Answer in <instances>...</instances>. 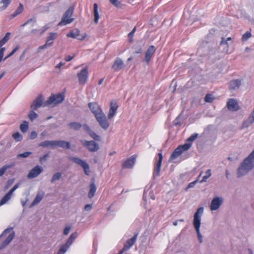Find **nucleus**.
Instances as JSON below:
<instances>
[{"label": "nucleus", "instance_id": "6ab92c4d", "mask_svg": "<svg viewBox=\"0 0 254 254\" xmlns=\"http://www.w3.org/2000/svg\"><path fill=\"white\" fill-rule=\"evenodd\" d=\"M227 107L231 111H237L240 109L237 101L234 99H229L227 103Z\"/></svg>", "mask_w": 254, "mask_h": 254}, {"label": "nucleus", "instance_id": "c85d7f7f", "mask_svg": "<svg viewBox=\"0 0 254 254\" xmlns=\"http://www.w3.org/2000/svg\"><path fill=\"white\" fill-rule=\"evenodd\" d=\"M70 246L66 243L62 245L57 254H64L69 248Z\"/></svg>", "mask_w": 254, "mask_h": 254}, {"label": "nucleus", "instance_id": "e2e57ef3", "mask_svg": "<svg viewBox=\"0 0 254 254\" xmlns=\"http://www.w3.org/2000/svg\"><path fill=\"white\" fill-rule=\"evenodd\" d=\"M32 21L35 22V20H33L32 19H30V20H28L27 22H26V23H24V24L22 25V26H25L26 24H27L28 23H29L30 22H32Z\"/></svg>", "mask_w": 254, "mask_h": 254}, {"label": "nucleus", "instance_id": "79ce46f5", "mask_svg": "<svg viewBox=\"0 0 254 254\" xmlns=\"http://www.w3.org/2000/svg\"><path fill=\"white\" fill-rule=\"evenodd\" d=\"M252 35L250 32L247 31L246 32L242 37V41H246L251 37Z\"/></svg>", "mask_w": 254, "mask_h": 254}, {"label": "nucleus", "instance_id": "f8f14e48", "mask_svg": "<svg viewBox=\"0 0 254 254\" xmlns=\"http://www.w3.org/2000/svg\"><path fill=\"white\" fill-rule=\"evenodd\" d=\"M19 187V184H16L0 200V206L3 205L9 201L12 195L13 192Z\"/></svg>", "mask_w": 254, "mask_h": 254}, {"label": "nucleus", "instance_id": "a19ab883", "mask_svg": "<svg viewBox=\"0 0 254 254\" xmlns=\"http://www.w3.org/2000/svg\"><path fill=\"white\" fill-rule=\"evenodd\" d=\"M12 136L16 141H20L22 138L21 135L18 132L14 133Z\"/></svg>", "mask_w": 254, "mask_h": 254}, {"label": "nucleus", "instance_id": "423d86ee", "mask_svg": "<svg viewBox=\"0 0 254 254\" xmlns=\"http://www.w3.org/2000/svg\"><path fill=\"white\" fill-rule=\"evenodd\" d=\"M73 12V9L69 8L64 13L62 20L59 23V25H65L71 23L74 20V18L71 17Z\"/></svg>", "mask_w": 254, "mask_h": 254}, {"label": "nucleus", "instance_id": "de8ad7c7", "mask_svg": "<svg viewBox=\"0 0 254 254\" xmlns=\"http://www.w3.org/2000/svg\"><path fill=\"white\" fill-rule=\"evenodd\" d=\"M19 46L18 45H17L5 59L8 58V57H10L11 56H12L19 49Z\"/></svg>", "mask_w": 254, "mask_h": 254}, {"label": "nucleus", "instance_id": "6e6d98bb", "mask_svg": "<svg viewBox=\"0 0 254 254\" xmlns=\"http://www.w3.org/2000/svg\"><path fill=\"white\" fill-rule=\"evenodd\" d=\"M134 34L133 33H132L131 32H129L128 34V37L129 39V42H132V38L134 36Z\"/></svg>", "mask_w": 254, "mask_h": 254}, {"label": "nucleus", "instance_id": "052dcab7", "mask_svg": "<svg viewBox=\"0 0 254 254\" xmlns=\"http://www.w3.org/2000/svg\"><path fill=\"white\" fill-rule=\"evenodd\" d=\"M4 50V48H1L0 49V57L3 58Z\"/></svg>", "mask_w": 254, "mask_h": 254}, {"label": "nucleus", "instance_id": "2f4dec72", "mask_svg": "<svg viewBox=\"0 0 254 254\" xmlns=\"http://www.w3.org/2000/svg\"><path fill=\"white\" fill-rule=\"evenodd\" d=\"M10 33L9 32H7L5 35L4 37L0 40V48L4 45L9 39V36Z\"/></svg>", "mask_w": 254, "mask_h": 254}, {"label": "nucleus", "instance_id": "aec40b11", "mask_svg": "<svg viewBox=\"0 0 254 254\" xmlns=\"http://www.w3.org/2000/svg\"><path fill=\"white\" fill-rule=\"evenodd\" d=\"M43 171L41 166L37 165L35 166L28 173L27 177L29 179L34 178L38 176Z\"/></svg>", "mask_w": 254, "mask_h": 254}, {"label": "nucleus", "instance_id": "1a4fd4ad", "mask_svg": "<svg viewBox=\"0 0 254 254\" xmlns=\"http://www.w3.org/2000/svg\"><path fill=\"white\" fill-rule=\"evenodd\" d=\"M88 107L95 118L104 113L100 106L96 102L89 103Z\"/></svg>", "mask_w": 254, "mask_h": 254}, {"label": "nucleus", "instance_id": "6e6552de", "mask_svg": "<svg viewBox=\"0 0 254 254\" xmlns=\"http://www.w3.org/2000/svg\"><path fill=\"white\" fill-rule=\"evenodd\" d=\"M57 33L51 32L47 37L46 43L42 46L39 47L38 50H42L51 47L54 43V40L57 38Z\"/></svg>", "mask_w": 254, "mask_h": 254}, {"label": "nucleus", "instance_id": "393cba45", "mask_svg": "<svg viewBox=\"0 0 254 254\" xmlns=\"http://www.w3.org/2000/svg\"><path fill=\"white\" fill-rule=\"evenodd\" d=\"M158 156L159 158H158L157 163L156 164V166H155V167L154 169V171L156 173L157 175H158L159 174V172L161 170V165H162V160H163V155H162V153L161 151H160V152H159L158 154Z\"/></svg>", "mask_w": 254, "mask_h": 254}, {"label": "nucleus", "instance_id": "774afa93", "mask_svg": "<svg viewBox=\"0 0 254 254\" xmlns=\"http://www.w3.org/2000/svg\"><path fill=\"white\" fill-rule=\"evenodd\" d=\"M132 59H133V57L131 56L128 58L127 61L128 62L131 61Z\"/></svg>", "mask_w": 254, "mask_h": 254}, {"label": "nucleus", "instance_id": "cd10ccee", "mask_svg": "<svg viewBox=\"0 0 254 254\" xmlns=\"http://www.w3.org/2000/svg\"><path fill=\"white\" fill-rule=\"evenodd\" d=\"M96 186L94 182H92L90 185V189L88 192V197L92 198L95 195L96 191Z\"/></svg>", "mask_w": 254, "mask_h": 254}, {"label": "nucleus", "instance_id": "8fccbe9b", "mask_svg": "<svg viewBox=\"0 0 254 254\" xmlns=\"http://www.w3.org/2000/svg\"><path fill=\"white\" fill-rule=\"evenodd\" d=\"M110 2L116 7H119L120 4V2L119 0H110Z\"/></svg>", "mask_w": 254, "mask_h": 254}, {"label": "nucleus", "instance_id": "603ef678", "mask_svg": "<svg viewBox=\"0 0 254 254\" xmlns=\"http://www.w3.org/2000/svg\"><path fill=\"white\" fill-rule=\"evenodd\" d=\"M197 181H198V180H195V181H193L192 182L190 183L188 185V187H187V188L186 189H188V188H190L193 187L195 185V184L197 183Z\"/></svg>", "mask_w": 254, "mask_h": 254}, {"label": "nucleus", "instance_id": "7c9ffc66", "mask_svg": "<svg viewBox=\"0 0 254 254\" xmlns=\"http://www.w3.org/2000/svg\"><path fill=\"white\" fill-rule=\"evenodd\" d=\"M14 165V163H12L10 165H4L1 168H0V176H2L6 171V170L8 169H9L13 167Z\"/></svg>", "mask_w": 254, "mask_h": 254}, {"label": "nucleus", "instance_id": "72a5a7b5", "mask_svg": "<svg viewBox=\"0 0 254 254\" xmlns=\"http://www.w3.org/2000/svg\"><path fill=\"white\" fill-rule=\"evenodd\" d=\"M23 10V6L21 3H20L19 6L17 7L15 12L12 14V17L13 18L17 15L21 13Z\"/></svg>", "mask_w": 254, "mask_h": 254}, {"label": "nucleus", "instance_id": "39448f33", "mask_svg": "<svg viewBox=\"0 0 254 254\" xmlns=\"http://www.w3.org/2000/svg\"><path fill=\"white\" fill-rule=\"evenodd\" d=\"M191 145V143H186L183 145L178 146L172 152L170 160H173L180 156L184 151L189 150Z\"/></svg>", "mask_w": 254, "mask_h": 254}, {"label": "nucleus", "instance_id": "dca6fc26", "mask_svg": "<svg viewBox=\"0 0 254 254\" xmlns=\"http://www.w3.org/2000/svg\"><path fill=\"white\" fill-rule=\"evenodd\" d=\"M12 228H7L2 232L1 236L5 235L7 233L10 232V233L9 234L8 236L7 237V238L3 242L2 246L3 247H5V246L8 245L11 242V241L13 240V239L15 236V232L14 231H12Z\"/></svg>", "mask_w": 254, "mask_h": 254}, {"label": "nucleus", "instance_id": "680f3d73", "mask_svg": "<svg viewBox=\"0 0 254 254\" xmlns=\"http://www.w3.org/2000/svg\"><path fill=\"white\" fill-rule=\"evenodd\" d=\"M64 64V63H63L62 62H60L59 64H58L57 65H56V67L57 68H60L62 66H63V65Z\"/></svg>", "mask_w": 254, "mask_h": 254}, {"label": "nucleus", "instance_id": "864d4df0", "mask_svg": "<svg viewBox=\"0 0 254 254\" xmlns=\"http://www.w3.org/2000/svg\"><path fill=\"white\" fill-rule=\"evenodd\" d=\"M48 156H49L48 154H45L44 155H43V156H42L40 158V161L42 162L43 161L46 160L47 159V158L48 157Z\"/></svg>", "mask_w": 254, "mask_h": 254}, {"label": "nucleus", "instance_id": "412c9836", "mask_svg": "<svg viewBox=\"0 0 254 254\" xmlns=\"http://www.w3.org/2000/svg\"><path fill=\"white\" fill-rule=\"evenodd\" d=\"M223 200L220 197L214 198L211 203L210 209L212 211L217 210L222 204Z\"/></svg>", "mask_w": 254, "mask_h": 254}, {"label": "nucleus", "instance_id": "9b49d317", "mask_svg": "<svg viewBox=\"0 0 254 254\" xmlns=\"http://www.w3.org/2000/svg\"><path fill=\"white\" fill-rule=\"evenodd\" d=\"M81 142L84 146L87 147L90 152H96L99 148V144L94 141L81 140Z\"/></svg>", "mask_w": 254, "mask_h": 254}, {"label": "nucleus", "instance_id": "7ed1b4c3", "mask_svg": "<svg viewBox=\"0 0 254 254\" xmlns=\"http://www.w3.org/2000/svg\"><path fill=\"white\" fill-rule=\"evenodd\" d=\"M203 212V208L201 207L199 208L194 215L193 224L196 231L197 237L200 243L202 242V236L200 234L199 228L200 226L201 216Z\"/></svg>", "mask_w": 254, "mask_h": 254}, {"label": "nucleus", "instance_id": "37998d69", "mask_svg": "<svg viewBox=\"0 0 254 254\" xmlns=\"http://www.w3.org/2000/svg\"><path fill=\"white\" fill-rule=\"evenodd\" d=\"M28 116L29 118L31 121H33L38 117V115L36 113H35L33 111H32L30 112Z\"/></svg>", "mask_w": 254, "mask_h": 254}, {"label": "nucleus", "instance_id": "58836bf2", "mask_svg": "<svg viewBox=\"0 0 254 254\" xmlns=\"http://www.w3.org/2000/svg\"><path fill=\"white\" fill-rule=\"evenodd\" d=\"M215 98L210 94H207L204 98V101L207 103H212Z\"/></svg>", "mask_w": 254, "mask_h": 254}, {"label": "nucleus", "instance_id": "f3484780", "mask_svg": "<svg viewBox=\"0 0 254 254\" xmlns=\"http://www.w3.org/2000/svg\"><path fill=\"white\" fill-rule=\"evenodd\" d=\"M67 37L76 38L79 40H83L86 37V34L84 35H80V31L78 29H75L74 31H70L66 35Z\"/></svg>", "mask_w": 254, "mask_h": 254}, {"label": "nucleus", "instance_id": "f257e3e1", "mask_svg": "<svg viewBox=\"0 0 254 254\" xmlns=\"http://www.w3.org/2000/svg\"><path fill=\"white\" fill-rule=\"evenodd\" d=\"M254 167V150L243 161L238 170V176L241 177L247 174Z\"/></svg>", "mask_w": 254, "mask_h": 254}, {"label": "nucleus", "instance_id": "5701e85b", "mask_svg": "<svg viewBox=\"0 0 254 254\" xmlns=\"http://www.w3.org/2000/svg\"><path fill=\"white\" fill-rule=\"evenodd\" d=\"M124 67V64L122 59L117 58L115 61L113 65L112 68L115 71H119V70L123 68Z\"/></svg>", "mask_w": 254, "mask_h": 254}, {"label": "nucleus", "instance_id": "e433bc0d", "mask_svg": "<svg viewBox=\"0 0 254 254\" xmlns=\"http://www.w3.org/2000/svg\"><path fill=\"white\" fill-rule=\"evenodd\" d=\"M20 129L22 132H25L28 129V124L24 121L20 126Z\"/></svg>", "mask_w": 254, "mask_h": 254}, {"label": "nucleus", "instance_id": "c9c22d12", "mask_svg": "<svg viewBox=\"0 0 254 254\" xmlns=\"http://www.w3.org/2000/svg\"><path fill=\"white\" fill-rule=\"evenodd\" d=\"M211 176V170L208 169L205 172V175L204 176L202 180L200 181V183L206 182L207 180Z\"/></svg>", "mask_w": 254, "mask_h": 254}, {"label": "nucleus", "instance_id": "bf43d9fd", "mask_svg": "<svg viewBox=\"0 0 254 254\" xmlns=\"http://www.w3.org/2000/svg\"><path fill=\"white\" fill-rule=\"evenodd\" d=\"M47 135V131H44L40 134L41 139H43Z\"/></svg>", "mask_w": 254, "mask_h": 254}, {"label": "nucleus", "instance_id": "4d7b16f0", "mask_svg": "<svg viewBox=\"0 0 254 254\" xmlns=\"http://www.w3.org/2000/svg\"><path fill=\"white\" fill-rule=\"evenodd\" d=\"M92 209L91 204H86L84 207V209L86 211H90Z\"/></svg>", "mask_w": 254, "mask_h": 254}, {"label": "nucleus", "instance_id": "473e14b6", "mask_svg": "<svg viewBox=\"0 0 254 254\" xmlns=\"http://www.w3.org/2000/svg\"><path fill=\"white\" fill-rule=\"evenodd\" d=\"M43 197V194H38L35 199H34V200L33 201L31 205L32 206H34L38 203H39L41 201V200L42 199Z\"/></svg>", "mask_w": 254, "mask_h": 254}, {"label": "nucleus", "instance_id": "0e129e2a", "mask_svg": "<svg viewBox=\"0 0 254 254\" xmlns=\"http://www.w3.org/2000/svg\"><path fill=\"white\" fill-rule=\"evenodd\" d=\"M103 81H104V79H103V78L101 79L99 81V82H98V84H99V85H101V84H102V83H103Z\"/></svg>", "mask_w": 254, "mask_h": 254}, {"label": "nucleus", "instance_id": "a18cd8bd", "mask_svg": "<svg viewBox=\"0 0 254 254\" xmlns=\"http://www.w3.org/2000/svg\"><path fill=\"white\" fill-rule=\"evenodd\" d=\"M14 180L13 179H10L8 180L6 183V184L5 186L4 187V190H7L13 183Z\"/></svg>", "mask_w": 254, "mask_h": 254}, {"label": "nucleus", "instance_id": "4be33fe9", "mask_svg": "<svg viewBox=\"0 0 254 254\" xmlns=\"http://www.w3.org/2000/svg\"><path fill=\"white\" fill-rule=\"evenodd\" d=\"M84 130L88 133V134L94 140H100V137L94 132L87 125H83Z\"/></svg>", "mask_w": 254, "mask_h": 254}, {"label": "nucleus", "instance_id": "4468645a", "mask_svg": "<svg viewBox=\"0 0 254 254\" xmlns=\"http://www.w3.org/2000/svg\"><path fill=\"white\" fill-rule=\"evenodd\" d=\"M137 156L136 154H134L124 161L122 165V168L124 169H132L134 165Z\"/></svg>", "mask_w": 254, "mask_h": 254}, {"label": "nucleus", "instance_id": "c756f323", "mask_svg": "<svg viewBox=\"0 0 254 254\" xmlns=\"http://www.w3.org/2000/svg\"><path fill=\"white\" fill-rule=\"evenodd\" d=\"M68 126L75 130H79L82 127V125L78 123L72 122L68 124Z\"/></svg>", "mask_w": 254, "mask_h": 254}, {"label": "nucleus", "instance_id": "b1692460", "mask_svg": "<svg viewBox=\"0 0 254 254\" xmlns=\"http://www.w3.org/2000/svg\"><path fill=\"white\" fill-rule=\"evenodd\" d=\"M44 102H43V99L42 96H38L34 101L31 106V109L33 110H36L37 108L41 106H44Z\"/></svg>", "mask_w": 254, "mask_h": 254}, {"label": "nucleus", "instance_id": "ea45409f", "mask_svg": "<svg viewBox=\"0 0 254 254\" xmlns=\"http://www.w3.org/2000/svg\"><path fill=\"white\" fill-rule=\"evenodd\" d=\"M61 176H62V174L61 173L58 172V173H55L53 175V176L51 179V182L53 183L56 180H60V178H61Z\"/></svg>", "mask_w": 254, "mask_h": 254}, {"label": "nucleus", "instance_id": "a211bd4d", "mask_svg": "<svg viewBox=\"0 0 254 254\" xmlns=\"http://www.w3.org/2000/svg\"><path fill=\"white\" fill-rule=\"evenodd\" d=\"M118 107L119 106L116 101H112L110 102V110L108 115V119H111L116 115Z\"/></svg>", "mask_w": 254, "mask_h": 254}, {"label": "nucleus", "instance_id": "3c124183", "mask_svg": "<svg viewBox=\"0 0 254 254\" xmlns=\"http://www.w3.org/2000/svg\"><path fill=\"white\" fill-rule=\"evenodd\" d=\"M37 136V133L36 131H33L30 133V138L32 139L35 138Z\"/></svg>", "mask_w": 254, "mask_h": 254}, {"label": "nucleus", "instance_id": "20e7f679", "mask_svg": "<svg viewBox=\"0 0 254 254\" xmlns=\"http://www.w3.org/2000/svg\"><path fill=\"white\" fill-rule=\"evenodd\" d=\"M64 98V95L62 93H59L55 95L52 94L48 99L44 102V107L50 105L51 104L57 105L62 102Z\"/></svg>", "mask_w": 254, "mask_h": 254}, {"label": "nucleus", "instance_id": "69168bd1", "mask_svg": "<svg viewBox=\"0 0 254 254\" xmlns=\"http://www.w3.org/2000/svg\"><path fill=\"white\" fill-rule=\"evenodd\" d=\"M136 27H134L133 29L132 30V31H131L132 33H133V34H134V33L136 31Z\"/></svg>", "mask_w": 254, "mask_h": 254}, {"label": "nucleus", "instance_id": "4c0bfd02", "mask_svg": "<svg viewBox=\"0 0 254 254\" xmlns=\"http://www.w3.org/2000/svg\"><path fill=\"white\" fill-rule=\"evenodd\" d=\"M11 1V0H1L0 3L3 4V5L1 7L0 9L1 10L5 9L10 3Z\"/></svg>", "mask_w": 254, "mask_h": 254}, {"label": "nucleus", "instance_id": "5fc2aeb1", "mask_svg": "<svg viewBox=\"0 0 254 254\" xmlns=\"http://www.w3.org/2000/svg\"><path fill=\"white\" fill-rule=\"evenodd\" d=\"M70 228L69 227H66L64 230V234L65 235H67L69 231H70Z\"/></svg>", "mask_w": 254, "mask_h": 254}, {"label": "nucleus", "instance_id": "13d9d810", "mask_svg": "<svg viewBox=\"0 0 254 254\" xmlns=\"http://www.w3.org/2000/svg\"><path fill=\"white\" fill-rule=\"evenodd\" d=\"M73 58H74V56H71L68 55V56H67L65 57V60L66 62H69V61H71L72 59H73Z\"/></svg>", "mask_w": 254, "mask_h": 254}, {"label": "nucleus", "instance_id": "0eeeda50", "mask_svg": "<svg viewBox=\"0 0 254 254\" xmlns=\"http://www.w3.org/2000/svg\"><path fill=\"white\" fill-rule=\"evenodd\" d=\"M71 160L75 163L80 166L84 169L85 175H89L90 172L89 165L86 161L77 157H72Z\"/></svg>", "mask_w": 254, "mask_h": 254}, {"label": "nucleus", "instance_id": "9d476101", "mask_svg": "<svg viewBox=\"0 0 254 254\" xmlns=\"http://www.w3.org/2000/svg\"><path fill=\"white\" fill-rule=\"evenodd\" d=\"M100 127L104 130H107L110 124L105 114L103 113L95 118Z\"/></svg>", "mask_w": 254, "mask_h": 254}, {"label": "nucleus", "instance_id": "49530a36", "mask_svg": "<svg viewBox=\"0 0 254 254\" xmlns=\"http://www.w3.org/2000/svg\"><path fill=\"white\" fill-rule=\"evenodd\" d=\"M232 40L231 37H228L226 40L224 37L221 38V41L220 42V45H228L227 42Z\"/></svg>", "mask_w": 254, "mask_h": 254}, {"label": "nucleus", "instance_id": "2eb2a0df", "mask_svg": "<svg viewBox=\"0 0 254 254\" xmlns=\"http://www.w3.org/2000/svg\"><path fill=\"white\" fill-rule=\"evenodd\" d=\"M156 50V48L153 45L150 46L146 50L145 54L144 61L147 64H149L150 60L154 55Z\"/></svg>", "mask_w": 254, "mask_h": 254}, {"label": "nucleus", "instance_id": "a878e982", "mask_svg": "<svg viewBox=\"0 0 254 254\" xmlns=\"http://www.w3.org/2000/svg\"><path fill=\"white\" fill-rule=\"evenodd\" d=\"M241 84V81L239 79L231 80L229 82V88L230 90H236L239 88Z\"/></svg>", "mask_w": 254, "mask_h": 254}, {"label": "nucleus", "instance_id": "f03ea898", "mask_svg": "<svg viewBox=\"0 0 254 254\" xmlns=\"http://www.w3.org/2000/svg\"><path fill=\"white\" fill-rule=\"evenodd\" d=\"M39 146L44 147H51L55 148L57 147H61L63 148H65L67 149L70 148V144L69 142L62 141V140H54V141H49L46 140L40 142Z\"/></svg>", "mask_w": 254, "mask_h": 254}, {"label": "nucleus", "instance_id": "338daca9", "mask_svg": "<svg viewBox=\"0 0 254 254\" xmlns=\"http://www.w3.org/2000/svg\"><path fill=\"white\" fill-rule=\"evenodd\" d=\"M141 51H142L141 49H140L138 51L135 52V53L136 54H139V53H141Z\"/></svg>", "mask_w": 254, "mask_h": 254}, {"label": "nucleus", "instance_id": "ddd939ff", "mask_svg": "<svg viewBox=\"0 0 254 254\" xmlns=\"http://www.w3.org/2000/svg\"><path fill=\"white\" fill-rule=\"evenodd\" d=\"M78 81L80 84H85L88 80V67L86 66L83 68L79 73H77Z\"/></svg>", "mask_w": 254, "mask_h": 254}, {"label": "nucleus", "instance_id": "c03bdc74", "mask_svg": "<svg viewBox=\"0 0 254 254\" xmlns=\"http://www.w3.org/2000/svg\"><path fill=\"white\" fill-rule=\"evenodd\" d=\"M197 133H193L191 134L190 136L187 139V141L189 142H192L197 137Z\"/></svg>", "mask_w": 254, "mask_h": 254}, {"label": "nucleus", "instance_id": "bb28decb", "mask_svg": "<svg viewBox=\"0 0 254 254\" xmlns=\"http://www.w3.org/2000/svg\"><path fill=\"white\" fill-rule=\"evenodd\" d=\"M93 13L94 16V21L95 23H98L100 16L98 12V6L96 3H95L93 5Z\"/></svg>", "mask_w": 254, "mask_h": 254}, {"label": "nucleus", "instance_id": "f704fd0d", "mask_svg": "<svg viewBox=\"0 0 254 254\" xmlns=\"http://www.w3.org/2000/svg\"><path fill=\"white\" fill-rule=\"evenodd\" d=\"M77 236V234L76 233L72 234L69 237V238L68 239L66 243L68 244L69 246H70L72 244L74 240L76 238Z\"/></svg>", "mask_w": 254, "mask_h": 254}, {"label": "nucleus", "instance_id": "09e8293b", "mask_svg": "<svg viewBox=\"0 0 254 254\" xmlns=\"http://www.w3.org/2000/svg\"><path fill=\"white\" fill-rule=\"evenodd\" d=\"M31 153L30 152H25L23 153H20L17 155V157H23V158H26L27 157L29 154H30Z\"/></svg>", "mask_w": 254, "mask_h": 254}]
</instances>
